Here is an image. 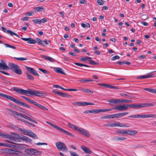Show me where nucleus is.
Masks as SVG:
<instances>
[{
    "instance_id": "obj_1",
    "label": "nucleus",
    "mask_w": 156,
    "mask_h": 156,
    "mask_svg": "<svg viewBox=\"0 0 156 156\" xmlns=\"http://www.w3.org/2000/svg\"><path fill=\"white\" fill-rule=\"evenodd\" d=\"M0 96L4 98H5L8 99L10 101L15 102L19 105L29 108L30 107L29 105H27L25 103L17 99H16L14 98L11 96L5 94L0 92Z\"/></svg>"
},
{
    "instance_id": "obj_2",
    "label": "nucleus",
    "mask_w": 156,
    "mask_h": 156,
    "mask_svg": "<svg viewBox=\"0 0 156 156\" xmlns=\"http://www.w3.org/2000/svg\"><path fill=\"white\" fill-rule=\"evenodd\" d=\"M13 90L21 94L28 96L30 95L31 89H28L27 90H25L22 89L14 88L13 89Z\"/></svg>"
},
{
    "instance_id": "obj_3",
    "label": "nucleus",
    "mask_w": 156,
    "mask_h": 156,
    "mask_svg": "<svg viewBox=\"0 0 156 156\" xmlns=\"http://www.w3.org/2000/svg\"><path fill=\"white\" fill-rule=\"evenodd\" d=\"M25 153L31 155H39L41 154V151L34 149L29 148L25 150Z\"/></svg>"
},
{
    "instance_id": "obj_4",
    "label": "nucleus",
    "mask_w": 156,
    "mask_h": 156,
    "mask_svg": "<svg viewBox=\"0 0 156 156\" xmlns=\"http://www.w3.org/2000/svg\"><path fill=\"white\" fill-rule=\"evenodd\" d=\"M56 146L59 150L62 151H67L68 148L65 144L61 142H58L56 143Z\"/></svg>"
},
{
    "instance_id": "obj_5",
    "label": "nucleus",
    "mask_w": 156,
    "mask_h": 156,
    "mask_svg": "<svg viewBox=\"0 0 156 156\" xmlns=\"http://www.w3.org/2000/svg\"><path fill=\"white\" fill-rule=\"evenodd\" d=\"M2 152L5 153H9L11 154H17L18 153H21V152L20 151L16 150L13 148H6L2 150Z\"/></svg>"
},
{
    "instance_id": "obj_6",
    "label": "nucleus",
    "mask_w": 156,
    "mask_h": 156,
    "mask_svg": "<svg viewBox=\"0 0 156 156\" xmlns=\"http://www.w3.org/2000/svg\"><path fill=\"white\" fill-rule=\"evenodd\" d=\"M6 109L8 111L11 112L13 114L16 115L18 116H20V117H21L24 118H25L28 120H29L30 118L28 116H27V115H25V114H22L20 113H19L18 112H17L16 111H13L12 109Z\"/></svg>"
},
{
    "instance_id": "obj_7",
    "label": "nucleus",
    "mask_w": 156,
    "mask_h": 156,
    "mask_svg": "<svg viewBox=\"0 0 156 156\" xmlns=\"http://www.w3.org/2000/svg\"><path fill=\"white\" fill-rule=\"evenodd\" d=\"M51 126H53L55 129H57L58 130L64 133L65 134L69 135L73 137L74 136V135H73L72 133L64 130L63 129L59 127L58 126L55 125L54 124H52L51 125Z\"/></svg>"
},
{
    "instance_id": "obj_8",
    "label": "nucleus",
    "mask_w": 156,
    "mask_h": 156,
    "mask_svg": "<svg viewBox=\"0 0 156 156\" xmlns=\"http://www.w3.org/2000/svg\"><path fill=\"white\" fill-rule=\"evenodd\" d=\"M51 126H53L55 129H57L58 130L64 133L65 134L69 135L73 137L74 136V135H73L72 133L64 130L63 129L59 127L58 126L55 125L54 124H52L51 125Z\"/></svg>"
},
{
    "instance_id": "obj_9",
    "label": "nucleus",
    "mask_w": 156,
    "mask_h": 156,
    "mask_svg": "<svg viewBox=\"0 0 156 156\" xmlns=\"http://www.w3.org/2000/svg\"><path fill=\"white\" fill-rule=\"evenodd\" d=\"M51 126H53L55 129H57L58 130L64 133L65 134L69 135L73 137L74 136V135H73L72 133L64 130L63 129L59 127L58 126L55 125L54 124H52L51 125Z\"/></svg>"
},
{
    "instance_id": "obj_10",
    "label": "nucleus",
    "mask_w": 156,
    "mask_h": 156,
    "mask_svg": "<svg viewBox=\"0 0 156 156\" xmlns=\"http://www.w3.org/2000/svg\"><path fill=\"white\" fill-rule=\"evenodd\" d=\"M129 107V104H124L122 105H120L119 106L112 108V109L114 110H116L120 111H122L127 110Z\"/></svg>"
},
{
    "instance_id": "obj_11",
    "label": "nucleus",
    "mask_w": 156,
    "mask_h": 156,
    "mask_svg": "<svg viewBox=\"0 0 156 156\" xmlns=\"http://www.w3.org/2000/svg\"><path fill=\"white\" fill-rule=\"evenodd\" d=\"M73 104L74 105L82 106L87 105H94L95 104L94 103L86 102H76L73 103Z\"/></svg>"
},
{
    "instance_id": "obj_12",
    "label": "nucleus",
    "mask_w": 156,
    "mask_h": 156,
    "mask_svg": "<svg viewBox=\"0 0 156 156\" xmlns=\"http://www.w3.org/2000/svg\"><path fill=\"white\" fill-rule=\"evenodd\" d=\"M129 114L128 112H124L122 113H120L115 114H112L113 118H119L124 116L126 115Z\"/></svg>"
},
{
    "instance_id": "obj_13",
    "label": "nucleus",
    "mask_w": 156,
    "mask_h": 156,
    "mask_svg": "<svg viewBox=\"0 0 156 156\" xmlns=\"http://www.w3.org/2000/svg\"><path fill=\"white\" fill-rule=\"evenodd\" d=\"M77 131H78L80 133L86 137H89L90 136V134L89 133L83 129L82 128H78L77 129Z\"/></svg>"
},
{
    "instance_id": "obj_14",
    "label": "nucleus",
    "mask_w": 156,
    "mask_h": 156,
    "mask_svg": "<svg viewBox=\"0 0 156 156\" xmlns=\"http://www.w3.org/2000/svg\"><path fill=\"white\" fill-rule=\"evenodd\" d=\"M98 84L101 87H103L109 89H118L119 88L115 86H113L111 85L105 83H98Z\"/></svg>"
},
{
    "instance_id": "obj_15",
    "label": "nucleus",
    "mask_w": 156,
    "mask_h": 156,
    "mask_svg": "<svg viewBox=\"0 0 156 156\" xmlns=\"http://www.w3.org/2000/svg\"><path fill=\"white\" fill-rule=\"evenodd\" d=\"M9 68L5 61L4 60H1L0 63V69H9Z\"/></svg>"
},
{
    "instance_id": "obj_16",
    "label": "nucleus",
    "mask_w": 156,
    "mask_h": 156,
    "mask_svg": "<svg viewBox=\"0 0 156 156\" xmlns=\"http://www.w3.org/2000/svg\"><path fill=\"white\" fill-rule=\"evenodd\" d=\"M26 68L27 70L33 75L37 76H39V74L33 68L28 66H26Z\"/></svg>"
},
{
    "instance_id": "obj_17",
    "label": "nucleus",
    "mask_w": 156,
    "mask_h": 156,
    "mask_svg": "<svg viewBox=\"0 0 156 156\" xmlns=\"http://www.w3.org/2000/svg\"><path fill=\"white\" fill-rule=\"evenodd\" d=\"M1 28L2 29V30L5 33H6L7 34H9L11 36H12L13 35H15L18 37H20V36L12 32V31L10 30H8L5 28L3 27H1Z\"/></svg>"
},
{
    "instance_id": "obj_18",
    "label": "nucleus",
    "mask_w": 156,
    "mask_h": 156,
    "mask_svg": "<svg viewBox=\"0 0 156 156\" xmlns=\"http://www.w3.org/2000/svg\"><path fill=\"white\" fill-rule=\"evenodd\" d=\"M43 94L41 92L37 90H34L31 89L30 95H35L37 96L40 97L42 96Z\"/></svg>"
},
{
    "instance_id": "obj_19",
    "label": "nucleus",
    "mask_w": 156,
    "mask_h": 156,
    "mask_svg": "<svg viewBox=\"0 0 156 156\" xmlns=\"http://www.w3.org/2000/svg\"><path fill=\"white\" fill-rule=\"evenodd\" d=\"M0 136H2L4 138L9 139L11 140H13L14 139V137L13 136H10L8 134L2 132H0Z\"/></svg>"
},
{
    "instance_id": "obj_20",
    "label": "nucleus",
    "mask_w": 156,
    "mask_h": 156,
    "mask_svg": "<svg viewBox=\"0 0 156 156\" xmlns=\"http://www.w3.org/2000/svg\"><path fill=\"white\" fill-rule=\"evenodd\" d=\"M114 127H129L128 125H126L125 124H122L118 122H115L114 123Z\"/></svg>"
},
{
    "instance_id": "obj_21",
    "label": "nucleus",
    "mask_w": 156,
    "mask_h": 156,
    "mask_svg": "<svg viewBox=\"0 0 156 156\" xmlns=\"http://www.w3.org/2000/svg\"><path fill=\"white\" fill-rule=\"evenodd\" d=\"M53 92L55 94H57L58 95L63 97H70L72 96L70 95H68L66 93H64L60 92L57 91H54Z\"/></svg>"
},
{
    "instance_id": "obj_22",
    "label": "nucleus",
    "mask_w": 156,
    "mask_h": 156,
    "mask_svg": "<svg viewBox=\"0 0 156 156\" xmlns=\"http://www.w3.org/2000/svg\"><path fill=\"white\" fill-rule=\"evenodd\" d=\"M129 107L134 109L140 108H142V103L139 104H131L129 105Z\"/></svg>"
},
{
    "instance_id": "obj_23",
    "label": "nucleus",
    "mask_w": 156,
    "mask_h": 156,
    "mask_svg": "<svg viewBox=\"0 0 156 156\" xmlns=\"http://www.w3.org/2000/svg\"><path fill=\"white\" fill-rule=\"evenodd\" d=\"M8 65L10 66V69L12 70L13 72L15 70L18 68V67L19 66L18 65L12 63H9Z\"/></svg>"
},
{
    "instance_id": "obj_24",
    "label": "nucleus",
    "mask_w": 156,
    "mask_h": 156,
    "mask_svg": "<svg viewBox=\"0 0 156 156\" xmlns=\"http://www.w3.org/2000/svg\"><path fill=\"white\" fill-rule=\"evenodd\" d=\"M54 70L58 73L66 75V73L64 72L63 70L60 68H54Z\"/></svg>"
},
{
    "instance_id": "obj_25",
    "label": "nucleus",
    "mask_w": 156,
    "mask_h": 156,
    "mask_svg": "<svg viewBox=\"0 0 156 156\" xmlns=\"http://www.w3.org/2000/svg\"><path fill=\"white\" fill-rule=\"evenodd\" d=\"M21 97L25 99L26 100H27V101H28L29 103H30L31 104H32L34 105H35L36 104L37 102L34 101V100L30 99L24 96H21Z\"/></svg>"
},
{
    "instance_id": "obj_26",
    "label": "nucleus",
    "mask_w": 156,
    "mask_h": 156,
    "mask_svg": "<svg viewBox=\"0 0 156 156\" xmlns=\"http://www.w3.org/2000/svg\"><path fill=\"white\" fill-rule=\"evenodd\" d=\"M81 148L86 153L90 154L92 153V151L88 147H85L84 146H82L81 147Z\"/></svg>"
},
{
    "instance_id": "obj_27",
    "label": "nucleus",
    "mask_w": 156,
    "mask_h": 156,
    "mask_svg": "<svg viewBox=\"0 0 156 156\" xmlns=\"http://www.w3.org/2000/svg\"><path fill=\"white\" fill-rule=\"evenodd\" d=\"M137 132L133 130H126V135H134L136 134Z\"/></svg>"
},
{
    "instance_id": "obj_28",
    "label": "nucleus",
    "mask_w": 156,
    "mask_h": 156,
    "mask_svg": "<svg viewBox=\"0 0 156 156\" xmlns=\"http://www.w3.org/2000/svg\"><path fill=\"white\" fill-rule=\"evenodd\" d=\"M41 56L42 58L48 60L51 62H54V59L50 57L44 55H41Z\"/></svg>"
},
{
    "instance_id": "obj_29",
    "label": "nucleus",
    "mask_w": 156,
    "mask_h": 156,
    "mask_svg": "<svg viewBox=\"0 0 156 156\" xmlns=\"http://www.w3.org/2000/svg\"><path fill=\"white\" fill-rule=\"evenodd\" d=\"M19 138L21 140L25 141H31V140L29 138L25 136H20L19 137Z\"/></svg>"
},
{
    "instance_id": "obj_30",
    "label": "nucleus",
    "mask_w": 156,
    "mask_h": 156,
    "mask_svg": "<svg viewBox=\"0 0 156 156\" xmlns=\"http://www.w3.org/2000/svg\"><path fill=\"white\" fill-rule=\"evenodd\" d=\"M27 135H28L30 137H32L34 139H36L38 138L36 134L31 131H29L28 133L27 134Z\"/></svg>"
},
{
    "instance_id": "obj_31",
    "label": "nucleus",
    "mask_w": 156,
    "mask_h": 156,
    "mask_svg": "<svg viewBox=\"0 0 156 156\" xmlns=\"http://www.w3.org/2000/svg\"><path fill=\"white\" fill-rule=\"evenodd\" d=\"M34 9L36 12L42 11L44 10V8L42 6H38L34 7Z\"/></svg>"
},
{
    "instance_id": "obj_32",
    "label": "nucleus",
    "mask_w": 156,
    "mask_h": 156,
    "mask_svg": "<svg viewBox=\"0 0 156 156\" xmlns=\"http://www.w3.org/2000/svg\"><path fill=\"white\" fill-rule=\"evenodd\" d=\"M35 106H37L38 108H40L41 109H44L45 110H48V109L47 108L42 105H41V104H39L38 103H37V102L36 104V105H35Z\"/></svg>"
},
{
    "instance_id": "obj_33",
    "label": "nucleus",
    "mask_w": 156,
    "mask_h": 156,
    "mask_svg": "<svg viewBox=\"0 0 156 156\" xmlns=\"http://www.w3.org/2000/svg\"><path fill=\"white\" fill-rule=\"evenodd\" d=\"M18 68L15 70L13 72L17 74L20 75L22 73V71L20 66Z\"/></svg>"
},
{
    "instance_id": "obj_34",
    "label": "nucleus",
    "mask_w": 156,
    "mask_h": 156,
    "mask_svg": "<svg viewBox=\"0 0 156 156\" xmlns=\"http://www.w3.org/2000/svg\"><path fill=\"white\" fill-rule=\"evenodd\" d=\"M94 80H90V79H82L79 81L80 82L82 83H85L87 82H89L90 81H93Z\"/></svg>"
},
{
    "instance_id": "obj_35",
    "label": "nucleus",
    "mask_w": 156,
    "mask_h": 156,
    "mask_svg": "<svg viewBox=\"0 0 156 156\" xmlns=\"http://www.w3.org/2000/svg\"><path fill=\"white\" fill-rule=\"evenodd\" d=\"M142 108L144 107H151L154 106V105L152 103H142Z\"/></svg>"
},
{
    "instance_id": "obj_36",
    "label": "nucleus",
    "mask_w": 156,
    "mask_h": 156,
    "mask_svg": "<svg viewBox=\"0 0 156 156\" xmlns=\"http://www.w3.org/2000/svg\"><path fill=\"white\" fill-rule=\"evenodd\" d=\"M118 133L122 134L123 135H126V130H118L116 131Z\"/></svg>"
},
{
    "instance_id": "obj_37",
    "label": "nucleus",
    "mask_w": 156,
    "mask_h": 156,
    "mask_svg": "<svg viewBox=\"0 0 156 156\" xmlns=\"http://www.w3.org/2000/svg\"><path fill=\"white\" fill-rule=\"evenodd\" d=\"M26 74L27 78L31 80H34V77L32 75L29 74L28 73H26Z\"/></svg>"
},
{
    "instance_id": "obj_38",
    "label": "nucleus",
    "mask_w": 156,
    "mask_h": 156,
    "mask_svg": "<svg viewBox=\"0 0 156 156\" xmlns=\"http://www.w3.org/2000/svg\"><path fill=\"white\" fill-rule=\"evenodd\" d=\"M68 126H69L70 128L74 129L75 130H77V129L78 128V127L76 126H75L74 125H73V124H71L69 123H68Z\"/></svg>"
},
{
    "instance_id": "obj_39",
    "label": "nucleus",
    "mask_w": 156,
    "mask_h": 156,
    "mask_svg": "<svg viewBox=\"0 0 156 156\" xmlns=\"http://www.w3.org/2000/svg\"><path fill=\"white\" fill-rule=\"evenodd\" d=\"M144 89V90H145L146 91H148L156 94V89H150V88H145Z\"/></svg>"
},
{
    "instance_id": "obj_40",
    "label": "nucleus",
    "mask_w": 156,
    "mask_h": 156,
    "mask_svg": "<svg viewBox=\"0 0 156 156\" xmlns=\"http://www.w3.org/2000/svg\"><path fill=\"white\" fill-rule=\"evenodd\" d=\"M91 113H98L101 112V109H92L91 110Z\"/></svg>"
},
{
    "instance_id": "obj_41",
    "label": "nucleus",
    "mask_w": 156,
    "mask_h": 156,
    "mask_svg": "<svg viewBox=\"0 0 156 156\" xmlns=\"http://www.w3.org/2000/svg\"><path fill=\"white\" fill-rule=\"evenodd\" d=\"M37 41L34 40L32 39L31 38H29V40L27 42L29 44H34Z\"/></svg>"
},
{
    "instance_id": "obj_42",
    "label": "nucleus",
    "mask_w": 156,
    "mask_h": 156,
    "mask_svg": "<svg viewBox=\"0 0 156 156\" xmlns=\"http://www.w3.org/2000/svg\"><path fill=\"white\" fill-rule=\"evenodd\" d=\"M36 40L39 44H40L42 46H44L43 42L41 39L38 38H36Z\"/></svg>"
},
{
    "instance_id": "obj_43",
    "label": "nucleus",
    "mask_w": 156,
    "mask_h": 156,
    "mask_svg": "<svg viewBox=\"0 0 156 156\" xmlns=\"http://www.w3.org/2000/svg\"><path fill=\"white\" fill-rule=\"evenodd\" d=\"M155 75L154 74H150V73H148L147 75H144V79L147 78H151L154 77Z\"/></svg>"
},
{
    "instance_id": "obj_44",
    "label": "nucleus",
    "mask_w": 156,
    "mask_h": 156,
    "mask_svg": "<svg viewBox=\"0 0 156 156\" xmlns=\"http://www.w3.org/2000/svg\"><path fill=\"white\" fill-rule=\"evenodd\" d=\"M120 103H129L132 101L131 100L126 99H120Z\"/></svg>"
},
{
    "instance_id": "obj_45",
    "label": "nucleus",
    "mask_w": 156,
    "mask_h": 156,
    "mask_svg": "<svg viewBox=\"0 0 156 156\" xmlns=\"http://www.w3.org/2000/svg\"><path fill=\"white\" fill-rule=\"evenodd\" d=\"M140 114L139 115H130L128 116L129 118H140Z\"/></svg>"
},
{
    "instance_id": "obj_46",
    "label": "nucleus",
    "mask_w": 156,
    "mask_h": 156,
    "mask_svg": "<svg viewBox=\"0 0 156 156\" xmlns=\"http://www.w3.org/2000/svg\"><path fill=\"white\" fill-rule=\"evenodd\" d=\"M154 118L156 119V114H147V118Z\"/></svg>"
},
{
    "instance_id": "obj_47",
    "label": "nucleus",
    "mask_w": 156,
    "mask_h": 156,
    "mask_svg": "<svg viewBox=\"0 0 156 156\" xmlns=\"http://www.w3.org/2000/svg\"><path fill=\"white\" fill-rule=\"evenodd\" d=\"M75 64L78 66H80V67H81L82 66H84L86 67H89V66L88 65H84V64H83L82 63H80L75 62Z\"/></svg>"
},
{
    "instance_id": "obj_48",
    "label": "nucleus",
    "mask_w": 156,
    "mask_h": 156,
    "mask_svg": "<svg viewBox=\"0 0 156 156\" xmlns=\"http://www.w3.org/2000/svg\"><path fill=\"white\" fill-rule=\"evenodd\" d=\"M4 45L6 47L10 48H13L14 49H16V47L15 46H14L11 45H10L8 44H4Z\"/></svg>"
},
{
    "instance_id": "obj_49",
    "label": "nucleus",
    "mask_w": 156,
    "mask_h": 156,
    "mask_svg": "<svg viewBox=\"0 0 156 156\" xmlns=\"http://www.w3.org/2000/svg\"><path fill=\"white\" fill-rule=\"evenodd\" d=\"M38 69L40 71H41L43 73H45V74H48L49 73V72L48 71L46 70L43 69H41V68H39Z\"/></svg>"
},
{
    "instance_id": "obj_50",
    "label": "nucleus",
    "mask_w": 156,
    "mask_h": 156,
    "mask_svg": "<svg viewBox=\"0 0 156 156\" xmlns=\"http://www.w3.org/2000/svg\"><path fill=\"white\" fill-rule=\"evenodd\" d=\"M126 139V138L124 137H116L115 138V140H123Z\"/></svg>"
},
{
    "instance_id": "obj_51",
    "label": "nucleus",
    "mask_w": 156,
    "mask_h": 156,
    "mask_svg": "<svg viewBox=\"0 0 156 156\" xmlns=\"http://www.w3.org/2000/svg\"><path fill=\"white\" fill-rule=\"evenodd\" d=\"M32 21L34 23L40 24H41V21L39 19H34L32 20Z\"/></svg>"
},
{
    "instance_id": "obj_52",
    "label": "nucleus",
    "mask_w": 156,
    "mask_h": 156,
    "mask_svg": "<svg viewBox=\"0 0 156 156\" xmlns=\"http://www.w3.org/2000/svg\"><path fill=\"white\" fill-rule=\"evenodd\" d=\"M14 58L20 61L25 60L27 59V58L23 57L16 58L14 57Z\"/></svg>"
},
{
    "instance_id": "obj_53",
    "label": "nucleus",
    "mask_w": 156,
    "mask_h": 156,
    "mask_svg": "<svg viewBox=\"0 0 156 156\" xmlns=\"http://www.w3.org/2000/svg\"><path fill=\"white\" fill-rule=\"evenodd\" d=\"M91 58L90 57H87L86 58H84L83 57H82L80 59L82 61H85L86 60L88 59H91Z\"/></svg>"
},
{
    "instance_id": "obj_54",
    "label": "nucleus",
    "mask_w": 156,
    "mask_h": 156,
    "mask_svg": "<svg viewBox=\"0 0 156 156\" xmlns=\"http://www.w3.org/2000/svg\"><path fill=\"white\" fill-rule=\"evenodd\" d=\"M97 2L99 5H102L104 4V2L102 0H98Z\"/></svg>"
},
{
    "instance_id": "obj_55",
    "label": "nucleus",
    "mask_w": 156,
    "mask_h": 156,
    "mask_svg": "<svg viewBox=\"0 0 156 156\" xmlns=\"http://www.w3.org/2000/svg\"><path fill=\"white\" fill-rule=\"evenodd\" d=\"M119 58H120L119 56L118 55H116V56H115L112 57V58L111 59L112 60H115L117 59H119Z\"/></svg>"
},
{
    "instance_id": "obj_56",
    "label": "nucleus",
    "mask_w": 156,
    "mask_h": 156,
    "mask_svg": "<svg viewBox=\"0 0 156 156\" xmlns=\"http://www.w3.org/2000/svg\"><path fill=\"white\" fill-rule=\"evenodd\" d=\"M70 153L72 156H78V154L74 152L70 151Z\"/></svg>"
},
{
    "instance_id": "obj_57",
    "label": "nucleus",
    "mask_w": 156,
    "mask_h": 156,
    "mask_svg": "<svg viewBox=\"0 0 156 156\" xmlns=\"http://www.w3.org/2000/svg\"><path fill=\"white\" fill-rule=\"evenodd\" d=\"M140 118H147V114H140Z\"/></svg>"
},
{
    "instance_id": "obj_58",
    "label": "nucleus",
    "mask_w": 156,
    "mask_h": 156,
    "mask_svg": "<svg viewBox=\"0 0 156 156\" xmlns=\"http://www.w3.org/2000/svg\"><path fill=\"white\" fill-rule=\"evenodd\" d=\"M41 21V23H45L47 22V20L45 18H43L41 20H40Z\"/></svg>"
},
{
    "instance_id": "obj_59",
    "label": "nucleus",
    "mask_w": 156,
    "mask_h": 156,
    "mask_svg": "<svg viewBox=\"0 0 156 156\" xmlns=\"http://www.w3.org/2000/svg\"><path fill=\"white\" fill-rule=\"evenodd\" d=\"M69 148H71L74 150H76L77 149L73 145H69Z\"/></svg>"
},
{
    "instance_id": "obj_60",
    "label": "nucleus",
    "mask_w": 156,
    "mask_h": 156,
    "mask_svg": "<svg viewBox=\"0 0 156 156\" xmlns=\"http://www.w3.org/2000/svg\"><path fill=\"white\" fill-rule=\"evenodd\" d=\"M120 99H114V103L117 104L118 103H120Z\"/></svg>"
},
{
    "instance_id": "obj_61",
    "label": "nucleus",
    "mask_w": 156,
    "mask_h": 156,
    "mask_svg": "<svg viewBox=\"0 0 156 156\" xmlns=\"http://www.w3.org/2000/svg\"><path fill=\"white\" fill-rule=\"evenodd\" d=\"M106 119H113V115H106Z\"/></svg>"
},
{
    "instance_id": "obj_62",
    "label": "nucleus",
    "mask_w": 156,
    "mask_h": 156,
    "mask_svg": "<svg viewBox=\"0 0 156 156\" xmlns=\"http://www.w3.org/2000/svg\"><path fill=\"white\" fill-rule=\"evenodd\" d=\"M86 89L84 88L81 87H79L78 88V90L85 92Z\"/></svg>"
},
{
    "instance_id": "obj_63",
    "label": "nucleus",
    "mask_w": 156,
    "mask_h": 156,
    "mask_svg": "<svg viewBox=\"0 0 156 156\" xmlns=\"http://www.w3.org/2000/svg\"><path fill=\"white\" fill-rule=\"evenodd\" d=\"M36 145H47V143H37L36 144Z\"/></svg>"
},
{
    "instance_id": "obj_64",
    "label": "nucleus",
    "mask_w": 156,
    "mask_h": 156,
    "mask_svg": "<svg viewBox=\"0 0 156 156\" xmlns=\"http://www.w3.org/2000/svg\"><path fill=\"white\" fill-rule=\"evenodd\" d=\"M85 92L88 93H91L93 94V92L90 90H89L87 89H86Z\"/></svg>"
}]
</instances>
